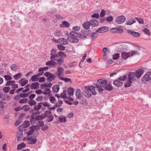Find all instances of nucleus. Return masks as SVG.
I'll use <instances>...</instances> for the list:
<instances>
[{"label": "nucleus", "instance_id": "f257e3e1", "mask_svg": "<svg viewBox=\"0 0 151 151\" xmlns=\"http://www.w3.org/2000/svg\"><path fill=\"white\" fill-rule=\"evenodd\" d=\"M107 81L104 78H101L97 80V83L94 86V88H95L97 91H98L100 93H102L104 90L105 86L107 85Z\"/></svg>", "mask_w": 151, "mask_h": 151}, {"label": "nucleus", "instance_id": "f03ea898", "mask_svg": "<svg viewBox=\"0 0 151 151\" xmlns=\"http://www.w3.org/2000/svg\"><path fill=\"white\" fill-rule=\"evenodd\" d=\"M70 36L69 37V40L70 42L72 43H77L78 41V40L76 37H86L83 35L78 34L75 31H71L70 33Z\"/></svg>", "mask_w": 151, "mask_h": 151}, {"label": "nucleus", "instance_id": "7ed1b4c3", "mask_svg": "<svg viewBox=\"0 0 151 151\" xmlns=\"http://www.w3.org/2000/svg\"><path fill=\"white\" fill-rule=\"evenodd\" d=\"M85 88V89L83 92V94L84 96L87 98H89L91 97V93L93 95H95L96 93L95 91V89L94 86H91L89 87L88 89Z\"/></svg>", "mask_w": 151, "mask_h": 151}, {"label": "nucleus", "instance_id": "20e7f679", "mask_svg": "<svg viewBox=\"0 0 151 151\" xmlns=\"http://www.w3.org/2000/svg\"><path fill=\"white\" fill-rule=\"evenodd\" d=\"M44 75L47 77L46 80L50 82L54 81L56 78V76L54 74L49 72H46Z\"/></svg>", "mask_w": 151, "mask_h": 151}, {"label": "nucleus", "instance_id": "39448f33", "mask_svg": "<svg viewBox=\"0 0 151 151\" xmlns=\"http://www.w3.org/2000/svg\"><path fill=\"white\" fill-rule=\"evenodd\" d=\"M151 80V72H147L142 77L141 81L145 83Z\"/></svg>", "mask_w": 151, "mask_h": 151}, {"label": "nucleus", "instance_id": "423d86ee", "mask_svg": "<svg viewBox=\"0 0 151 151\" xmlns=\"http://www.w3.org/2000/svg\"><path fill=\"white\" fill-rule=\"evenodd\" d=\"M128 80L132 82H134L137 81V79L135 74L134 72H130L128 76Z\"/></svg>", "mask_w": 151, "mask_h": 151}, {"label": "nucleus", "instance_id": "0eeeda50", "mask_svg": "<svg viewBox=\"0 0 151 151\" xmlns=\"http://www.w3.org/2000/svg\"><path fill=\"white\" fill-rule=\"evenodd\" d=\"M126 20L125 17L123 16H120L116 17V21L118 24H121L123 23Z\"/></svg>", "mask_w": 151, "mask_h": 151}, {"label": "nucleus", "instance_id": "6e6552de", "mask_svg": "<svg viewBox=\"0 0 151 151\" xmlns=\"http://www.w3.org/2000/svg\"><path fill=\"white\" fill-rule=\"evenodd\" d=\"M110 31L112 33H121L124 32V30L122 29L119 27L112 28Z\"/></svg>", "mask_w": 151, "mask_h": 151}, {"label": "nucleus", "instance_id": "1a4fd4ad", "mask_svg": "<svg viewBox=\"0 0 151 151\" xmlns=\"http://www.w3.org/2000/svg\"><path fill=\"white\" fill-rule=\"evenodd\" d=\"M37 138L35 137H28L27 141L29 144H34L36 143Z\"/></svg>", "mask_w": 151, "mask_h": 151}, {"label": "nucleus", "instance_id": "9d476101", "mask_svg": "<svg viewBox=\"0 0 151 151\" xmlns=\"http://www.w3.org/2000/svg\"><path fill=\"white\" fill-rule=\"evenodd\" d=\"M127 32L128 34L134 37H137L140 36V33L134 31L132 30H127Z\"/></svg>", "mask_w": 151, "mask_h": 151}, {"label": "nucleus", "instance_id": "9b49d317", "mask_svg": "<svg viewBox=\"0 0 151 151\" xmlns=\"http://www.w3.org/2000/svg\"><path fill=\"white\" fill-rule=\"evenodd\" d=\"M144 71V70L142 68L136 70L134 73L137 78H140L143 73Z\"/></svg>", "mask_w": 151, "mask_h": 151}, {"label": "nucleus", "instance_id": "f8f14e48", "mask_svg": "<svg viewBox=\"0 0 151 151\" xmlns=\"http://www.w3.org/2000/svg\"><path fill=\"white\" fill-rule=\"evenodd\" d=\"M109 30V28L106 27H103L98 29L96 32L99 33H103L107 32Z\"/></svg>", "mask_w": 151, "mask_h": 151}, {"label": "nucleus", "instance_id": "ddd939ff", "mask_svg": "<svg viewBox=\"0 0 151 151\" xmlns=\"http://www.w3.org/2000/svg\"><path fill=\"white\" fill-rule=\"evenodd\" d=\"M40 84L37 82L32 83L30 86V87L32 89H37L39 88Z\"/></svg>", "mask_w": 151, "mask_h": 151}, {"label": "nucleus", "instance_id": "4468645a", "mask_svg": "<svg viewBox=\"0 0 151 151\" xmlns=\"http://www.w3.org/2000/svg\"><path fill=\"white\" fill-rule=\"evenodd\" d=\"M57 63L53 60H51L47 62L46 63V65H49L50 67H52L53 66H55L56 64Z\"/></svg>", "mask_w": 151, "mask_h": 151}, {"label": "nucleus", "instance_id": "2eb2a0df", "mask_svg": "<svg viewBox=\"0 0 151 151\" xmlns=\"http://www.w3.org/2000/svg\"><path fill=\"white\" fill-rule=\"evenodd\" d=\"M43 75V73H39L37 75H35L31 78V80L33 82H35L37 81V79L40 76H42Z\"/></svg>", "mask_w": 151, "mask_h": 151}, {"label": "nucleus", "instance_id": "dca6fc26", "mask_svg": "<svg viewBox=\"0 0 151 151\" xmlns=\"http://www.w3.org/2000/svg\"><path fill=\"white\" fill-rule=\"evenodd\" d=\"M113 84L115 86L120 87L122 86V82L119 80H115L113 83Z\"/></svg>", "mask_w": 151, "mask_h": 151}, {"label": "nucleus", "instance_id": "f3484780", "mask_svg": "<svg viewBox=\"0 0 151 151\" xmlns=\"http://www.w3.org/2000/svg\"><path fill=\"white\" fill-rule=\"evenodd\" d=\"M91 25V22H86L83 24V27L86 29H89Z\"/></svg>", "mask_w": 151, "mask_h": 151}, {"label": "nucleus", "instance_id": "a211bd4d", "mask_svg": "<svg viewBox=\"0 0 151 151\" xmlns=\"http://www.w3.org/2000/svg\"><path fill=\"white\" fill-rule=\"evenodd\" d=\"M91 24L92 27H96L99 25V22L96 19H93L91 21Z\"/></svg>", "mask_w": 151, "mask_h": 151}, {"label": "nucleus", "instance_id": "6ab92c4d", "mask_svg": "<svg viewBox=\"0 0 151 151\" xmlns=\"http://www.w3.org/2000/svg\"><path fill=\"white\" fill-rule=\"evenodd\" d=\"M122 58L126 59L130 56V52H124L122 54Z\"/></svg>", "mask_w": 151, "mask_h": 151}, {"label": "nucleus", "instance_id": "aec40b11", "mask_svg": "<svg viewBox=\"0 0 151 151\" xmlns=\"http://www.w3.org/2000/svg\"><path fill=\"white\" fill-rule=\"evenodd\" d=\"M59 42L64 45H66L68 44L67 39L63 38H59Z\"/></svg>", "mask_w": 151, "mask_h": 151}, {"label": "nucleus", "instance_id": "412c9836", "mask_svg": "<svg viewBox=\"0 0 151 151\" xmlns=\"http://www.w3.org/2000/svg\"><path fill=\"white\" fill-rule=\"evenodd\" d=\"M24 78H22L19 81V83L21 84V86H24L28 83V80H24Z\"/></svg>", "mask_w": 151, "mask_h": 151}, {"label": "nucleus", "instance_id": "4be33fe9", "mask_svg": "<svg viewBox=\"0 0 151 151\" xmlns=\"http://www.w3.org/2000/svg\"><path fill=\"white\" fill-rule=\"evenodd\" d=\"M42 106V103L41 102L39 103L37 105L36 104L35 105L34 107V109L35 110L38 111L40 109Z\"/></svg>", "mask_w": 151, "mask_h": 151}, {"label": "nucleus", "instance_id": "5701e85b", "mask_svg": "<svg viewBox=\"0 0 151 151\" xmlns=\"http://www.w3.org/2000/svg\"><path fill=\"white\" fill-rule=\"evenodd\" d=\"M52 91L54 93L58 92L60 89L59 86L58 85H55L52 87Z\"/></svg>", "mask_w": 151, "mask_h": 151}, {"label": "nucleus", "instance_id": "b1692460", "mask_svg": "<svg viewBox=\"0 0 151 151\" xmlns=\"http://www.w3.org/2000/svg\"><path fill=\"white\" fill-rule=\"evenodd\" d=\"M63 33L61 31L59 30H57L54 32L55 35L57 37H59L62 36Z\"/></svg>", "mask_w": 151, "mask_h": 151}, {"label": "nucleus", "instance_id": "393cba45", "mask_svg": "<svg viewBox=\"0 0 151 151\" xmlns=\"http://www.w3.org/2000/svg\"><path fill=\"white\" fill-rule=\"evenodd\" d=\"M55 60L58 62L57 65L59 66L61 65L63 63V60L61 58H57Z\"/></svg>", "mask_w": 151, "mask_h": 151}, {"label": "nucleus", "instance_id": "a878e982", "mask_svg": "<svg viewBox=\"0 0 151 151\" xmlns=\"http://www.w3.org/2000/svg\"><path fill=\"white\" fill-rule=\"evenodd\" d=\"M119 48L122 51H125L127 50L128 47L125 45H122L119 46Z\"/></svg>", "mask_w": 151, "mask_h": 151}, {"label": "nucleus", "instance_id": "bb28decb", "mask_svg": "<svg viewBox=\"0 0 151 151\" xmlns=\"http://www.w3.org/2000/svg\"><path fill=\"white\" fill-rule=\"evenodd\" d=\"M10 69L14 71H16L18 70V67L16 64H13L11 66Z\"/></svg>", "mask_w": 151, "mask_h": 151}, {"label": "nucleus", "instance_id": "cd10ccee", "mask_svg": "<svg viewBox=\"0 0 151 151\" xmlns=\"http://www.w3.org/2000/svg\"><path fill=\"white\" fill-rule=\"evenodd\" d=\"M104 89H105L108 91H111L112 89V87L110 83H108V84L105 86Z\"/></svg>", "mask_w": 151, "mask_h": 151}, {"label": "nucleus", "instance_id": "c85d7f7f", "mask_svg": "<svg viewBox=\"0 0 151 151\" xmlns=\"http://www.w3.org/2000/svg\"><path fill=\"white\" fill-rule=\"evenodd\" d=\"M74 89L72 88H70L68 90L67 92L68 95L70 96H72L73 94Z\"/></svg>", "mask_w": 151, "mask_h": 151}, {"label": "nucleus", "instance_id": "c756f323", "mask_svg": "<svg viewBox=\"0 0 151 151\" xmlns=\"http://www.w3.org/2000/svg\"><path fill=\"white\" fill-rule=\"evenodd\" d=\"M23 137V134L22 132L19 131L18 133L17 134V140L18 141H20L21 139Z\"/></svg>", "mask_w": 151, "mask_h": 151}, {"label": "nucleus", "instance_id": "7c9ffc66", "mask_svg": "<svg viewBox=\"0 0 151 151\" xmlns=\"http://www.w3.org/2000/svg\"><path fill=\"white\" fill-rule=\"evenodd\" d=\"M59 119L61 122H65L66 121V118L62 115L60 116L59 117Z\"/></svg>", "mask_w": 151, "mask_h": 151}, {"label": "nucleus", "instance_id": "2f4dec72", "mask_svg": "<svg viewBox=\"0 0 151 151\" xmlns=\"http://www.w3.org/2000/svg\"><path fill=\"white\" fill-rule=\"evenodd\" d=\"M49 68L47 67H43V68H40L38 70V71L39 72H40L39 73H43V74L44 73V72H43L44 71L47 70Z\"/></svg>", "mask_w": 151, "mask_h": 151}, {"label": "nucleus", "instance_id": "473e14b6", "mask_svg": "<svg viewBox=\"0 0 151 151\" xmlns=\"http://www.w3.org/2000/svg\"><path fill=\"white\" fill-rule=\"evenodd\" d=\"M58 56L62 58L66 57L67 55L66 53L61 51H60L58 53Z\"/></svg>", "mask_w": 151, "mask_h": 151}, {"label": "nucleus", "instance_id": "72a5a7b5", "mask_svg": "<svg viewBox=\"0 0 151 151\" xmlns=\"http://www.w3.org/2000/svg\"><path fill=\"white\" fill-rule=\"evenodd\" d=\"M28 99L27 98H24L19 100V104L26 103L28 102Z\"/></svg>", "mask_w": 151, "mask_h": 151}, {"label": "nucleus", "instance_id": "f704fd0d", "mask_svg": "<svg viewBox=\"0 0 151 151\" xmlns=\"http://www.w3.org/2000/svg\"><path fill=\"white\" fill-rule=\"evenodd\" d=\"M64 71V69L63 68L58 67L57 70V74H62L63 73Z\"/></svg>", "mask_w": 151, "mask_h": 151}, {"label": "nucleus", "instance_id": "c9c22d12", "mask_svg": "<svg viewBox=\"0 0 151 151\" xmlns=\"http://www.w3.org/2000/svg\"><path fill=\"white\" fill-rule=\"evenodd\" d=\"M76 94L77 98H80L81 97L82 95L81 93L80 89H78L77 90Z\"/></svg>", "mask_w": 151, "mask_h": 151}, {"label": "nucleus", "instance_id": "e433bc0d", "mask_svg": "<svg viewBox=\"0 0 151 151\" xmlns=\"http://www.w3.org/2000/svg\"><path fill=\"white\" fill-rule=\"evenodd\" d=\"M25 146L26 144L24 143H22L18 145L17 149L18 150H20L25 147Z\"/></svg>", "mask_w": 151, "mask_h": 151}, {"label": "nucleus", "instance_id": "4c0bfd02", "mask_svg": "<svg viewBox=\"0 0 151 151\" xmlns=\"http://www.w3.org/2000/svg\"><path fill=\"white\" fill-rule=\"evenodd\" d=\"M22 76V74L21 73H19L14 76L13 77L14 79L17 80L21 78Z\"/></svg>", "mask_w": 151, "mask_h": 151}, {"label": "nucleus", "instance_id": "58836bf2", "mask_svg": "<svg viewBox=\"0 0 151 151\" xmlns=\"http://www.w3.org/2000/svg\"><path fill=\"white\" fill-rule=\"evenodd\" d=\"M22 109H23L24 111L26 112L29 109V106L28 105H23L22 107Z\"/></svg>", "mask_w": 151, "mask_h": 151}, {"label": "nucleus", "instance_id": "ea45409f", "mask_svg": "<svg viewBox=\"0 0 151 151\" xmlns=\"http://www.w3.org/2000/svg\"><path fill=\"white\" fill-rule=\"evenodd\" d=\"M98 36V33L94 32L91 35V37L92 40H94L97 38Z\"/></svg>", "mask_w": 151, "mask_h": 151}, {"label": "nucleus", "instance_id": "a19ab883", "mask_svg": "<svg viewBox=\"0 0 151 151\" xmlns=\"http://www.w3.org/2000/svg\"><path fill=\"white\" fill-rule=\"evenodd\" d=\"M135 19L137 20L139 23L141 24H143L144 23V21L140 17H136Z\"/></svg>", "mask_w": 151, "mask_h": 151}, {"label": "nucleus", "instance_id": "79ce46f5", "mask_svg": "<svg viewBox=\"0 0 151 151\" xmlns=\"http://www.w3.org/2000/svg\"><path fill=\"white\" fill-rule=\"evenodd\" d=\"M54 118V117L52 116V115H50L47 118L46 121L47 122H51L53 120Z\"/></svg>", "mask_w": 151, "mask_h": 151}, {"label": "nucleus", "instance_id": "37998d69", "mask_svg": "<svg viewBox=\"0 0 151 151\" xmlns=\"http://www.w3.org/2000/svg\"><path fill=\"white\" fill-rule=\"evenodd\" d=\"M57 47L58 49L61 50H64L65 49V47L61 45H57Z\"/></svg>", "mask_w": 151, "mask_h": 151}, {"label": "nucleus", "instance_id": "c03bdc74", "mask_svg": "<svg viewBox=\"0 0 151 151\" xmlns=\"http://www.w3.org/2000/svg\"><path fill=\"white\" fill-rule=\"evenodd\" d=\"M7 104L5 102L0 101V107L1 108H4L6 107Z\"/></svg>", "mask_w": 151, "mask_h": 151}, {"label": "nucleus", "instance_id": "a18cd8bd", "mask_svg": "<svg viewBox=\"0 0 151 151\" xmlns=\"http://www.w3.org/2000/svg\"><path fill=\"white\" fill-rule=\"evenodd\" d=\"M29 95V93H21L19 94V96L21 98H24L27 97Z\"/></svg>", "mask_w": 151, "mask_h": 151}, {"label": "nucleus", "instance_id": "49530a36", "mask_svg": "<svg viewBox=\"0 0 151 151\" xmlns=\"http://www.w3.org/2000/svg\"><path fill=\"white\" fill-rule=\"evenodd\" d=\"M28 104L30 106H33L35 105L36 104V102L34 100H30L28 102Z\"/></svg>", "mask_w": 151, "mask_h": 151}, {"label": "nucleus", "instance_id": "de8ad7c7", "mask_svg": "<svg viewBox=\"0 0 151 151\" xmlns=\"http://www.w3.org/2000/svg\"><path fill=\"white\" fill-rule=\"evenodd\" d=\"M36 116H34L32 115L30 119V121L31 122V123H34L36 122Z\"/></svg>", "mask_w": 151, "mask_h": 151}, {"label": "nucleus", "instance_id": "09e8293b", "mask_svg": "<svg viewBox=\"0 0 151 151\" xmlns=\"http://www.w3.org/2000/svg\"><path fill=\"white\" fill-rule=\"evenodd\" d=\"M119 57V54L116 53L113 55V59L114 60H116Z\"/></svg>", "mask_w": 151, "mask_h": 151}, {"label": "nucleus", "instance_id": "8fccbe9b", "mask_svg": "<svg viewBox=\"0 0 151 151\" xmlns=\"http://www.w3.org/2000/svg\"><path fill=\"white\" fill-rule=\"evenodd\" d=\"M25 128L24 125L22 124L19 126L18 129L19 131L23 132L25 129Z\"/></svg>", "mask_w": 151, "mask_h": 151}, {"label": "nucleus", "instance_id": "3c124183", "mask_svg": "<svg viewBox=\"0 0 151 151\" xmlns=\"http://www.w3.org/2000/svg\"><path fill=\"white\" fill-rule=\"evenodd\" d=\"M43 94L45 95H47L48 94H50L51 92V91L49 88H47L46 89L45 91H43Z\"/></svg>", "mask_w": 151, "mask_h": 151}, {"label": "nucleus", "instance_id": "603ef678", "mask_svg": "<svg viewBox=\"0 0 151 151\" xmlns=\"http://www.w3.org/2000/svg\"><path fill=\"white\" fill-rule=\"evenodd\" d=\"M58 53H57L55 55H54L52 56H50V59L51 60H55L57 58H58Z\"/></svg>", "mask_w": 151, "mask_h": 151}, {"label": "nucleus", "instance_id": "864d4df0", "mask_svg": "<svg viewBox=\"0 0 151 151\" xmlns=\"http://www.w3.org/2000/svg\"><path fill=\"white\" fill-rule=\"evenodd\" d=\"M10 88L9 87H5L3 88V91L5 93H8L10 90Z\"/></svg>", "mask_w": 151, "mask_h": 151}, {"label": "nucleus", "instance_id": "5fc2aeb1", "mask_svg": "<svg viewBox=\"0 0 151 151\" xmlns=\"http://www.w3.org/2000/svg\"><path fill=\"white\" fill-rule=\"evenodd\" d=\"M139 53L137 51H132L130 52V56H132L134 55L139 54Z\"/></svg>", "mask_w": 151, "mask_h": 151}, {"label": "nucleus", "instance_id": "6e6d98bb", "mask_svg": "<svg viewBox=\"0 0 151 151\" xmlns=\"http://www.w3.org/2000/svg\"><path fill=\"white\" fill-rule=\"evenodd\" d=\"M4 77L5 80L7 81L11 80L12 78V77L8 75L4 76Z\"/></svg>", "mask_w": 151, "mask_h": 151}, {"label": "nucleus", "instance_id": "4d7b16f0", "mask_svg": "<svg viewBox=\"0 0 151 151\" xmlns=\"http://www.w3.org/2000/svg\"><path fill=\"white\" fill-rule=\"evenodd\" d=\"M132 82L128 80V81H127L125 84L124 87H128L130 86L131 85Z\"/></svg>", "mask_w": 151, "mask_h": 151}, {"label": "nucleus", "instance_id": "13d9d810", "mask_svg": "<svg viewBox=\"0 0 151 151\" xmlns=\"http://www.w3.org/2000/svg\"><path fill=\"white\" fill-rule=\"evenodd\" d=\"M106 12L105 10L102 9L100 13V17H104L106 14Z\"/></svg>", "mask_w": 151, "mask_h": 151}, {"label": "nucleus", "instance_id": "bf43d9fd", "mask_svg": "<svg viewBox=\"0 0 151 151\" xmlns=\"http://www.w3.org/2000/svg\"><path fill=\"white\" fill-rule=\"evenodd\" d=\"M30 130L27 132V135H30L33 132H34V130L32 127H31L29 128Z\"/></svg>", "mask_w": 151, "mask_h": 151}, {"label": "nucleus", "instance_id": "052dcab7", "mask_svg": "<svg viewBox=\"0 0 151 151\" xmlns=\"http://www.w3.org/2000/svg\"><path fill=\"white\" fill-rule=\"evenodd\" d=\"M25 128H27L30 125V123L29 121H26L24 122V124H23Z\"/></svg>", "mask_w": 151, "mask_h": 151}, {"label": "nucleus", "instance_id": "680f3d73", "mask_svg": "<svg viewBox=\"0 0 151 151\" xmlns=\"http://www.w3.org/2000/svg\"><path fill=\"white\" fill-rule=\"evenodd\" d=\"M66 93L65 91H64L61 94V97L64 99L66 98Z\"/></svg>", "mask_w": 151, "mask_h": 151}, {"label": "nucleus", "instance_id": "e2e57ef3", "mask_svg": "<svg viewBox=\"0 0 151 151\" xmlns=\"http://www.w3.org/2000/svg\"><path fill=\"white\" fill-rule=\"evenodd\" d=\"M126 78L127 77L126 75H124L123 76L120 77L118 78V79L121 81H124L126 80Z\"/></svg>", "mask_w": 151, "mask_h": 151}, {"label": "nucleus", "instance_id": "0e129e2a", "mask_svg": "<svg viewBox=\"0 0 151 151\" xmlns=\"http://www.w3.org/2000/svg\"><path fill=\"white\" fill-rule=\"evenodd\" d=\"M142 31L147 35H149L150 34V32L149 29L146 28L145 29H143Z\"/></svg>", "mask_w": 151, "mask_h": 151}, {"label": "nucleus", "instance_id": "69168bd1", "mask_svg": "<svg viewBox=\"0 0 151 151\" xmlns=\"http://www.w3.org/2000/svg\"><path fill=\"white\" fill-rule=\"evenodd\" d=\"M106 20L108 22H111L113 20V17L111 16H109L107 17Z\"/></svg>", "mask_w": 151, "mask_h": 151}, {"label": "nucleus", "instance_id": "338daca9", "mask_svg": "<svg viewBox=\"0 0 151 151\" xmlns=\"http://www.w3.org/2000/svg\"><path fill=\"white\" fill-rule=\"evenodd\" d=\"M63 24L65 26V27H68L69 26L70 24L69 23L66 21H63L62 22Z\"/></svg>", "mask_w": 151, "mask_h": 151}, {"label": "nucleus", "instance_id": "774afa93", "mask_svg": "<svg viewBox=\"0 0 151 151\" xmlns=\"http://www.w3.org/2000/svg\"><path fill=\"white\" fill-rule=\"evenodd\" d=\"M57 53L56 52V50L54 49H52L51 51L50 54L51 56H52L54 55H55Z\"/></svg>", "mask_w": 151, "mask_h": 151}]
</instances>
